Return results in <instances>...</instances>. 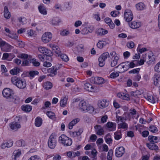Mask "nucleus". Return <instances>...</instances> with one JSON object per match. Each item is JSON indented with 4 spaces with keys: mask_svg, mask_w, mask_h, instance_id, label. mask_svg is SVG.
I'll list each match as a JSON object with an SVG mask.
<instances>
[{
    "mask_svg": "<svg viewBox=\"0 0 160 160\" xmlns=\"http://www.w3.org/2000/svg\"><path fill=\"white\" fill-rule=\"evenodd\" d=\"M107 58L109 60H111V66L113 67L117 64L119 58V55L114 51L111 52L110 54L108 52L103 53L98 59L99 65L100 67H102L104 66L105 64V60Z\"/></svg>",
    "mask_w": 160,
    "mask_h": 160,
    "instance_id": "obj_1",
    "label": "nucleus"
},
{
    "mask_svg": "<svg viewBox=\"0 0 160 160\" xmlns=\"http://www.w3.org/2000/svg\"><path fill=\"white\" fill-rule=\"evenodd\" d=\"M11 81L12 83L19 88L24 89L26 86L25 80L21 79L17 77L14 76L11 78Z\"/></svg>",
    "mask_w": 160,
    "mask_h": 160,
    "instance_id": "obj_2",
    "label": "nucleus"
},
{
    "mask_svg": "<svg viewBox=\"0 0 160 160\" xmlns=\"http://www.w3.org/2000/svg\"><path fill=\"white\" fill-rule=\"evenodd\" d=\"M59 140L64 146H71L72 143L71 139L64 134L62 135L59 137Z\"/></svg>",
    "mask_w": 160,
    "mask_h": 160,
    "instance_id": "obj_3",
    "label": "nucleus"
},
{
    "mask_svg": "<svg viewBox=\"0 0 160 160\" xmlns=\"http://www.w3.org/2000/svg\"><path fill=\"white\" fill-rule=\"evenodd\" d=\"M57 143L56 135L55 133H52L49 137L48 145L51 149H53L55 147Z\"/></svg>",
    "mask_w": 160,
    "mask_h": 160,
    "instance_id": "obj_4",
    "label": "nucleus"
},
{
    "mask_svg": "<svg viewBox=\"0 0 160 160\" xmlns=\"http://www.w3.org/2000/svg\"><path fill=\"white\" fill-rule=\"evenodd\" d=\"M21 118L18 117H16L15 118V121L10 123V127L12 130H17L21 128L20 122Z\"/></svg>",
    "mask_w": 160,
    "mask_h": 160,
    "instance_id": "obj_5",
    "label": "nucleus"
},
{
    "mask_svg": "<svg viewBox=\"0 0 160 160\" xmlns=\"http://www.w3.org/2000/svg\"><path fill=\"white\" fill-rule=\"evenodd\" d=\"M0 47L2 51L6 52H9L13 48V46L4 41L1 43Z\"/></svg>",
    "mask_w": 160,
    "mask_h": 160,
    "instance_id": "obj_6",
    "label": "nucleus"
},
{
    "mask_svg": "<svg viewBox=\"0 0 160 160\" xmlns=\"http://www.w3.org/2000/svg\"><path fill=\"white\" fill-rule=\"evenodd\" d=\"M116 68H118V72L120 73L124 72L128 69V64L126 62L120 63Z\"/></svg>",
    "mask_w": 160,
    "mask_h": 160,
    "instance_id": "obj_7",
    "label": "nucleus"
},
{
    "mask_svg": "<svg viewBox=\"0 0 160 160\" xmlns=\"http://www.w3.org/2000/svg\"><path fill=\"white\" fill-rule=\"evenodd\" d=\"M124 18L126 21L129 22L133 18V15L132 11L130 9H126L124 13Z\"/></svg>",
    "mask_w": 160,
    "mask_h": 160,
    "instance_id": "obj_8",
    "label": "nucleus"
},
{
    "mask_svg": "<svg viewBox=\"0 0 160 160\" xmlns=\"http://www.w3.org/2000/svg\"><path fill=\"white\" fill-rule=\"evenodd\" d=\"M13 93V92L12 89L8 88H4L2 92L3 96L7 98H11Z\"/></svg>",
    "mask_w": 160,
    "mask_h": 160,
    "instance_id": "obj_9",
    "label": "nucleus"
},
{
    "mask_svg": "<svg viewBox=\"0 0 160 160\" xmlns=\"http://www.w3.org/2000/svg\"><path fill=\"white\" fill-rule=\"evenodd\" d=\"M90 80L92 83L95 84H102L105 82L104 79L100 77H92L91 78Z\"/></svg>",
    "mask_w": 160,
    "mask_h": 160,
    "instance_id": "obj_10",
    "label": "nucleus"
},
{
    "mask_svg": "<svg viewBox=\"0 0 160 160\" xmlns=\"http://www.w3.org/2000/svg\"><path fill=\"white\" fill-rule=\"evenodd\" d=\"M52 37V35L51 33L46 32L43 34L42 37V39L43 42L47 43L51 40Z\"/></svg>",
    "mask_w": 160,
    "mask_h": 160,
    "instance_id": "obj_11",
    "label": "nucleus"
},
{
    "mask_svg": "<svg viewBox=\"0 0 160 160\" xmlns=\"http://www.w3.org/2000/svg\"><path fill=\"white\" fill-rule=\"evenodd\" d=\"M155 57L152 52H150L148 57L145 59V61L149 65L153 64L155 63Z\"/></svg>",
    "mask_w": 160,
    "mask_h": 160,
    "instance_id": "obj_12",
    "label": "nucleus"
},
{
    "mask_svg": "<svg viewBox=\"0 0 160 160\" xmlns=\"http://www.w3.org/2000/svg\"><path fill=\"white\" fill-rule=\"evenodd\" d=\"M38 51L45 55L49 56L51 55L52 52L51 50L45 47H39L38 48Z\"/></svg>",
    "mask_w": 160,
    "mask_h": 160,
    "instance_id": "obj_13",
    "label": "nucleus"
},
{
    "mask_svg": "<svg viewBox=\"0 0 160 160\" xmlns=\"http://www.w3.org/2000/svg\"><path fill=\"white\" fill-rule=\"evenodd\" d=\"M125 152V148L123 147L117 148L115 150V156L118 157H122Z\"/></svg>",
    "mask_w": 160,
    "mask_h": 160,
    "instance_id": "obj_14",
    "label": "nucleus"
},
{
    "mask_svg": "<svg viewBox=\"0 0 160 160\" xmlns=\"http://www.w3.org/2000/svg\"><path fill=\"white\" fill-rule=\"evenodd\" d=\"M105 126L110 131H113L115 130L116 127V124L115 122H109L105 125Z\"/></svg>",
    "mask_w": 160,
    "mask_h": 160,
    "instance_id": "obj_15",
    "label": "nucleus"
},
{
    "mask_svg": "<svg viewBox=\"0 0 160 160\" xmlns=\"http://www.w3.org/2000/svg\"><path fill=\"white\" fill-rule=\"evenodd\" d=\"M13 144V142L12 141H4L1 144V148L2 149L9 148L11 147Z\"/></svg>",
    "mask_w": 160,
    "mask_h": 160,
    "instance_id": "obj_16",
    "label": "nucleus"
},
{
    "mask_svg": "<svg viewBox=\"0 0 160 160\" xmlns=\"http://www.w3.org/2000/svg\"><path fill=\"white\" fill-rule=\"evenodd\" d=\"M88 105V104L85 101L82 100L79 102V106L81 111L85 112L86 111H87L86 110Z\"/></svg>",
    "mask_w": 160,
    "mask_h": 160,
    "instance_id": "obj_17",
    "label": "nucleus"
},
{
    "mask_svg": "<svg viewBox=\"0 0 160 160\" xmlns=\"http://www.w3.org/2000/svg\"><path fill=\"white\" fill-rule=\"evenodd\" d=\"M96 133L99 135L104 134V131L103 128L100 125H97L94 127Z\"/></svg>",
    "mask_w": 160,
    "mask_h": 160,
    "instance_id": "obj_18",
    "label": "nucleus"
},
{
    "mask_svg": "<svg viewBox=\"0 0 160 160\" xmlns=\"http://www.w3.org/2000/svg\"><path fill=\"white\" fill-rule=\"evenodd\" d=\"M109 104V102L106 100L103 99L98 101V105L100 108H104L107 107Z\"/></svg>",
    "mask_w": 160,
    "mask_h": 160,
    "instance_id": "obj_19",
    "label": "nucleus"
},
{
    "mask_svg": "<svg viewBox=\"0 0 160 160\" xmlns=\"http://www.w3.org/2000/svg\"><path fill=\"white\" fill-rule=\"evenodd\" d=\"M128 24L131 28L132 29H136L139 28L141 23L140 22H137L136 21H133L132 22H129Z\"/></svg>",
    "mask_w": 160,
    "mask_h": 160,
    "instance_id": "obj_20",
    "label": "nucleus"
},
{
    "mask_svg": "<svg viewBox=\"0 0 160 160\" xmlns=\"http://www.w3.org/2000/svg\"><path fill=\"white\" fill-rule=\"evenodd\" d=\"M84 88L85 90L89 92H94L95 90L94 87L89 82H86L84 83Z\"/></svg>",
    "mask_w": 160,
    "mask_h": 160,
    "instance_id": "obj_21",
    "label": "nucleus"
},
{
    "mask_svg": "<svg viewBox=\"0 0 160 160\" xmlns=\"http://www.w3.org/2000/svg\"><path fill=\"white\" fill-rule=\"evenodd\" d=\"M146 99L150 102L154 103L158 102V99L156 97H153L152 95H148L146 97Z\"/></svg>",
    "mask_w": 160,
    "mask_h": 160,
    "instance_id": "obj_22",
    "label": "nucleus"
},
{
    "mask_svg": "<svg viewBox=\"0 0 160 160\" xmlns=\"http://www.w3.org/2000/svg\"><path fill=\"white\" fill-rule=\"evenodd\" d=\"M21 154V151L19 150L14 151L12 155V158L13 160H16L17 158H18Z\"/></svg>",
    "mask_w": 160,
    "mask_h": 160,
    "instance_id": "obj_23",
    "label": "nucleus"
},
{
    "mask_svg": "<svg viewBox=\"0 0 160 160\" xmlns=\"http://www.w3.org/2000/svg\"><path fill=\"white\" fill-rule=\"evenodd\" d=\"M146 145L150 149L155 151H157L158 150V147L155 144V143H147Z\"/></svg>",
    "mask_w": 160,
    "mask_h": 160,
    "instance_id": "obj_24",
    "label": "nucleus"
},
{
    "mask_svg": "<svg viewBox=\"0 0 160 160\" xmlns=\"http://www.w3.org/2000/svg\"><path fill=\"white\" fill-rule=\"evenodd\" d=\"M105 22L109 26L111 29H113L115 27V24L112 21L111 19L109 18H106L104 19Z\"/></svg>",
    "mask_w": 160,
    "mask_h": 160,
    "instance_id": "obj_25",
    "label": "nucleus"
},
{
    "mask_svg": "<svg viewBox=\"0 0 160 160\" xmlns=\"http://www.w3.org/2000/svg\"><path fill=\"white\" fill-rule=\"evenodd\" d=\"M80 119L78 118H76L73 119L71 121L68 125V128L70 129H71L79 121Z\"/></svg>",
    "mask_w": 160,
    "mask_h": 160,
    "instance_id": "obj_26",
    "label": "nucleus"
},
{
    "mask_svg": "<svg viewBox=\"0 0 160 160\" xmlns=\"http://www.w3.org/2000/svg\"><path fill=\"white\" fill-rule=\"evenodd\" d=\"M118 129H122L126 130L128 128V125L125 122H121L118 124Z\"/></svg>",
    "mask_w": 160,
    "mask_h": 160,
    "instance_id": "obj_27",
    "label": "nucleus"
},
{
    "mask_svg": "<svg viewBox=\"0 0 160 160\" xmlns=\"http://www.w3.org/2000/svg\"><path fill=\"white\" fill-rule=\"evenodd\" d=\"M22 109L24 112H29L32 109V107L29 105H24L22 106Z\"/></svg>",
    "mask_w": 160,
    "mask_h": 160,
    "instance_id": "obj_28",
    "label": "nucleus"
},
{
    "mask_svg": "<svg viewBox=\"0 0 160 160\" xmlns=\"http://www.w3.org/2000/svg\"><path fill=\"white\" fill-rule=\"evenodd\" d=\"M136 7L137 10L141 11L145 9L146 6L143 3L139 2L136 4Z\"/></svg>",
    "mask_w": 160,
    "mask_h": 160,
    "instance_id": "obj_29",
    "label": "nucleus"
},
{
    "mask_svg": "<svg viewBox=\"0 0 160 160\" xmlns=\"http://www.w3.org/2000/svg\"><path fill=\"white\" fill-rule=\"evenodd\" d=\"M4 16L7 19L10 18L11 17L10 13L9 12L8 8L6 6H5L4 8Z\"/></svg>",
    "mask_w": 160,
    "mask_h": 160,
    "instance_id": "obj_30",
    "label": "nucleus"
},
{
    "mask_svg": "<svg viewBox=\"0 0 160 160\" xmlns=\"http://www.w3.org/2000/svg\"><path fill=\"white\" fill-rule=\"evenodd\" d=\"M42 124V119L40 117H37L35 119V125L37 127H40Z\"/></svg>",
    "mask_w": 160,
    "mask_h": 160,
    "instance_id": "obj_31",
    "label": "nucleus"
},
{
    "mask_svg": "<svg viewBox=\"0 0 160 160\" xmlns=\"http://www.w3.org/2000/svg\"><path fill=\"white\" fill-rule=\"evenodd\" d=\"M38 8L41 14L43 15L47 14V11L46 10V8L43 5L39 6Z\"/></svg>",
    "mask_w": 160,
    "mask_h": 160,
    "instance_id": "obj_32",
    "label": "nucleus"
},
{
    "mask_svg": "<svg viewBox=\"0 0 160 160\" xmlns=\"http://www.w3.org/2000/svg\"><path fill=\"white\" fill-rule=\"evenodd\" d=\"M87 111H86L85 112H88L90 113L94 114L96 113V111H95L94 108L92 106L88 105L87 110Z\"/></svg>",
    "mask_w": 160,
    "mask_h": 160,
    "instance_id": "obj_33",
    "label": "nucleus"
},
{
    "mask_svg": "<svg viewBox=\"0 0 160 160\" xmlns=\"http://www.w3.org/2000/svg\"><path fill=\"white\" fill-rule=\"evenodd\" d=\"M105 140L106 142L108 144H110L112 143V139L110 133L107 134L105 137Z\"/></svg>",
    "mask_w": 160,
    "mask_h": 160,
    "instance_id": "obj_34",
    "label": "nucleus"
},
{
    "mask_svg": "<svg viewBox=\"0 0 160 160\" xmlns=\"http://www.w3.org/2000/svg\"><path fill=\"white\" fill-rule=\"evenodd\" d=\"M108 33V30L104 29L102 28H99L97 31L98 34L101 36L105 35Z\"/></svg>",
    "mask_w": 160,
    "mask_h": 160,
    "instance_id": "obj_35",
    "label": "nucleus"
},
{
    "mask_svg": "<svg viewBox=\"0 0 160 160\" xmlns=\"http://www.w3.org/2000/svg\"><path fill=\"white\" fill-rule=\"evenodd\" d=\"M52 87V84L50 82H47L44 83L43 87L46 89L48 90Z\"/></svg>",
    "mask_w": 160,
    "mask_h": 160,
    "instance_id": "obj_36",
    "label": "nucleus"
},
{
    "mask_svg": "<svg viewBox=\"0 0 160 160\" xmlns=\"http://www.w3.org/2000/svg\"><path fill=\"white\" fill-rule=\"evenodd\" d=\"M116 122L118 123L120 121L121 122H124V121L126 120V118L125 117L119 116L118 115L116 116Z\"/></svg>",
    "mask_w": 160,
    "mask_h": 160,
    "instance_id": "obj_37",
    "label": "nucleus"
},
{
    "mask_svg": "<svg viewBox=\"0 0 160 160\" xmlns=\"http://www.w3.org/2000/svg\"><path fill=\"white\" fill-rule=\"evenodd\" d=\"M158 137L153 136H149L148 137V140L151 143H156L158 140Z\"/></svg>",
    "mask_w": 160,
    "mask_h": 160,
    "instance_id": "obj_38",
    "label": "nucleus"
},
{
    "mask_svg": "<svg viewBox=\"0 0 160 160\" xmlns=\"http://www.w3.org/2000/svg\"><path fill=\"white\" fill-rule=\"evenodd\" d=\"M106 42L103 41H100L97 44V47L100 49H102L106 45Z\"/></svg>",
    "mask_w": 160,
    "mask_h": 160,
    "instance_id": "obj_39",
    "label": "nucleus"
},
{
    "mask_svg": "<svg viewBox=\"0 0 160 160\" xmlns=\"http://www.w3.org/2000/svg\"><path fill=\"white\" fill-rule=\"evenodd\" d=\"M51 73L49 74L48 76H53L57 74V68L55 67H52L50 69Z\"/></svg>",
    "mask_w": 160,
    "mask_h": 160,
    "instance_id": "obj_40",
    "label": "nucleus"
},
{
    "mask_svg": "<svg viewBox=\"0 0 160 160\" xmlns=\"http://www.w3.org/2000/svg\"><path fill=\"white\" fill-rule=\"evenodd\" d=\"M122 134L121 131H117L115 132L114 133V137L115 139L118 140L122 138Z\"/></svg>",
    "mask_w": 160,
    "mask_h": 160,
    "instance_id": "obj_41",
    "label": "nucleus"
},
{
    "mask_svg": "<svg viewBox=\"0 0 160 160\" xmlns=\"http://www.w3.org/2000/svg\"><path fill=\"white\" fill-rule=\"evenodd\" d=\"M38 74L39 72L37 71H31L29 72L28 76L31 79L33 78L35 75H38Z\"/></svg>",
    "mask_w": 160,
    "mask_h": 160,
    "instance_id": "obj_42",
    "label": "nucleus"
},
{
    "mask_svg": "<svg viewBox=\"0 0 160 160\" xmlns=\"http://www.w3.org/2000/svg\"><path fill=\"white\" fill-rule=\"evenodd\" d=\"M20 69L18 68H15L10 71V73L13 75H16L19 72Z\"/></svg>",
    "mask_w": 160,
    "mask_h": 160,
    "instance_id": "obj_43",
    "label": "nucleus"
},
{
    "mask_svg": "<svg viewBox=\"0 0 160 160\" xmlns=\"http://www.w3.org/2000/svg\"><path fill=\"white\" fill-rule=\"evenodd\" d=\"M52 48L58 56H59L61 53V52L60 50V48L59 47L56 45H54L52 46Z\"/></svg>",
    "mask_w": 160,
    "mask_h": 160,
    "instance_id": "obj_44",
    "label": "nucleus"
},
{
    "mask_svg": "<svg viewBox=\"0 0 160 160\" xmlns=\"http://www.w3.org/2000/svg\"><path fill=\"white\" fill-rule=\"evenodd\" d=\"M67 99L66 98H63L61 99L60 104L61 107H64L66 106L67 103Z\"/></svg>",
    "mask_w": 160,
    "mask_h": 160,
    "instance_id": "obj_45",
    "label": "nucleus"
},
{
    "mask_svg": "<svg viewBox=\"0 0 160 160\" xmlns=\"http://www.w3.org/2000/svg\"><path fill=\"white\" fill-rule=\"evenodd\" d=\"M6 35L10 38L17 40L18 39V35L16 33H12L9 34H6Z\"/></svg>",
    "mask_w": 160,
    "mask_h": 160,
    "instance_id": "obj_46",
    "label": "nucleus"
},
{
    "mask_svg": "<svg viewBox=\"0 0 160 160\" xmlns=\"http://www.w3.org/2000/svg\"><path fill=\"white\" fill-rule=\"evenodd\" d=\"M16 144L17 146L20 147L24 146L25 142L22 140H18L16 142Z\"/></svg>",
    "mask_w": 160,
    "mask_h": 160,
    "instance_id": "obj_47",
    "label": "nucleus"
},
{
    "mask_svg": "<svg viewBox=\"0 0 160 160\" xmlns=\"http://www.w3.org/2000/svg\"><path fill=\"white\" fill-rule=\"evenodd\" d=\"M94 27L93 26H90V27L86 28L83 29V32L86 30L87 32H85L86 34H88V32H91L94 30Z\"/></svg>",
    "mask_w": 160,
    "mask_h": 160,
    "instance_id": "obj_48",
    "label": "nucleus"
},
{
    "mask_svg": "<svg viewBox=\"0 0 160 160\" xmlns=\"http://www.w3.org/2000/svg\"><path fill=\"white\" fill-rule=\"evenodd\" d=\"M64 61L67 62L69 60V58L65 54H61V53L59 56Z\"/></svg>",
    "mask_w": 160,
    "mask_h": 160,
    "instance_id": "obj_49",
    "label": "nucleus"
},
{
    "mask_svg": "<svg viewBox=\"0 0 160 160\" xmlns=\"http://www.w3.org/2000/svg\"><path fill=\"white\" fill-rule=\"evenodd\" d=\"M30 62L33 64L34 66L38 67L40 65V63L36 59L33 58L30 60Z\"/></svg>",
    "mask_w": 160,
    "mask_h": 160,
    "instance_id": "obj_50",
    "label": "nucleus"
},
{
    "mask_svg": "<svg viewBox=\"0 0 160 160\" xmlns=\"http://www.w3.org/2000/svg\"><path fill=\"white\" fill-rule=\"evenodd\" d=\"M47 115L49 118L52 119H54L55 118V113L51 111H48L47 112Z\"/></svg>",
    "mask_w": 160,
    "mask_h": 160,
    "instance_id": "obj_51",
    "label": "nucleus"
},
{
    "mask_svg": "<svg viewBox=\"0 0 160 160\" xmlns=\"http://www.w3.org/2000/svg\"><path fill=\"white\" fill-rule=\"evenodd\" d=\"M113 155V151L112 149H110L108 153L107 159L108 160H112V156Z\"/></svg>",
    "mask_w": 160,
    "mask_h": 160,
    "instance_id": "obj_52",
    "label": "nucleus"
},
{
    "mask_svg": "<svg viewBox=\"0 0 160 160\" xmlns=\"http://www.w3.org/2000/svg\"><path fill=\"white\" fill-rule=\"evenodd\" d=\"M149 130L153 133H156L158 131L157 128L154 126H150Z\"/></svg>",
    "mask_w": 160,
    "mask_h": 160,
    "instance_id": "obj_53",
    "label": "nucleus"
},
{
    "mask_svg": "<svg viewBox=\"0 0 160 160\" xmlns=\"http://www.w3.org/2000/svg\"><path fill=\"white\" fill-rule=\"evenodd\" d=\"M70 34V32L69 31L66 29L63 30L60 32V34L62 36H66Z\"/></svg>",
    "mask_w": 160,
    "mask_h": 160,
    "instance_id": "obj_54",
    "label": "nucleus"
},
{
    "mask_svg": "<svg viewBox=\"0 0 160 160\" xmlns=\"http://www.w3.org/2000/svg\"><path fill=\"white\" fill-rule=\"evenodd\" d=\"M154 69L156 72H160V61L155 65Z\"/></svg>",
    "mask_w": 160,
    "mask_h": 160,
    "instance_id": "obj_55",
    "label": "nucleus"
},
{
    "mask_svg": "<svg viewBox=\"0 0 160 160\" xmlns=\"http://www.w3.org/2000/svg\"><path fill=\"white\" fill-rule=\"evenodd\" d=\"M101 148H102V150H101V151H105V152H107L108 150V146L105 144H104L102 145V146H101L100 147Z\"/></svg>",
    "mask_w": 160,
    "mask_h": 160,
    "instance_id": "obj_56",
    "label": "nucleus"
},
{
    "mask_svg": "<svg viewBox=\"0 0 160 160\" xmlns=\"http://www.w3.org/2000/svg\"><path fill=\"white\" fill-rule=\"evenodd\" d=\"M119 76V73L116 72H112L110 75V77L112 78H115Z\"/></svg>",
    "mask_w": 160,
    "mask_h": 160,
    "instance_id": "obj_57",
    "label": "nucleus"
},
{
    "mask_svg": "<svg viewBox=\"0 0 160 160\" xmlns=\"http://www.w3.org/2000/svg\"><path fill=\"white\" fill-rule=\"evenodd\" d=\"M140 70V68H138L133 69L129 72V73H138Z\"/></svg>",
    "mask_w": 160,
    "mask_h": 160,
    "instance_id": "obj_58",
    "label": "nucleus"
},
{
    "mask_svg": "<svg viewBox=\"0 0 160 160\" xmlns=\"http://www.w3.org/2000/svg\"><path fill=\"white\" fill-rule=\"evenodd\" d=\"M60 22L59 19L57 18H55L52 21V23L54 25H57Z\"/></svg>",
    "mask_w": 160,
    "mask_h": 160,
    "instance_id": "obj_59",
    "label": "nucleus"
},
{
    "mask_svg": "<svg viewBox=\"0 0 160 160\" xmlns=\"http://www.w3.org/2000/svg\"><path fill=\"white\" fill-rule=\"evenodd\" d=\"M146 55H142V58H143V59H141L139 61V65H142L143 64L144 62L145 61V59H146Z\"/></svg>",
    "mask_w": 160,
    "mask_h": 160,
    "instance_id": "obj_60",
    "label": "nucleus"
},
{
    "mask_svg": "<svg viewBox=\"0 0 160 160\" xmlns=\"http://www.w3.org/2000/svg\"><path fill=\"white\" fill-rule=\"evenodd\" d=\"M126 62H127L128 64V69L130 68H133L135 66V63H134L133 61H132L131 62H130L128 61H127Z\"/></svg>",
    "mask_w": 160,
    "mask_h": 160,
    "instance_id": "obj_61",
    "label": "nucleus"
},
{
    "mask_svg": "<svg viewBox=\"0 0 160 160\" xmlns=\"http://www.w3.org/2000/svg\"><path fill=\"white\" fill-rule=\"evenodd\" d=\"M119 13V12L118 11H114L111 12V15L112 17H115L118 16Z\"/></svg>",
    "mask_w": 160,
    "mask_h": 160,
    "instance_id": "obj_62",
    "label": "nucleus"
},
{
    "mask_svg": "<svg viewBox=\"0 0 160 160\" xmlns=\"http://www.w3.org/2000/svg\"><path fill=\"white\" fill-rule=\"evenodd\" d=\"M64 6L65 8L68 9H70L72 8V5L69 2H65Z\"/></svg>",
    "mask_w": 160,
    "mask_h": 160,
    "instance_id": "obj_63",
    "label": "nucleus"
},
{
    "mask_svg": "<svg viewBox=\"0 0 160 160\" xmlns=\"http://www.w3.org/2000/svg\"><path fill=\"white\" fill-rule=\"evenodd\" d=\"M127 45L128 48H132L134 46V43L132 41H130L127 43Z\"/></svg>",
    "mask_w": 160,
    "mask_h": 160,
    "instance_id": "obj_64",
    "label": "nucleus"
}]
</instances>
